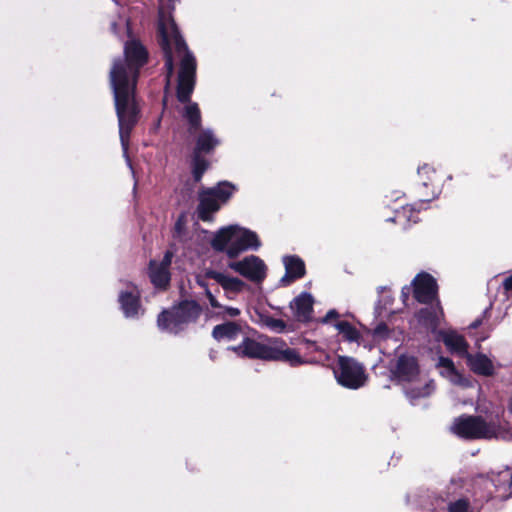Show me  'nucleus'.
Here are the masks:
<instances>
[{
    "label": "nucleus",
    "instance_id": "obj_24",
    "mask_svg": "<svg viewBox=\"0 0 512 512\" xmlns=\"http://www.w3.org/2000/svg\"><path fill=\"white\" fill-rule=\"evenodd\" d=\"M219 144L218 138L210 129L203 130L197 137L194 153H209Z\"/></svg>",
    "mask_w": 512,
    "mask_h": 512
},
{
    "label": "nucleus",
    "instance_id": "obj_42",
    "mask_svg": "<svg viewBox=\"0 0 512 512\" xmlns=\"http://www.w3.org/2000/svg\"><path fill=\"white\" fill-rule=\"evenodd\" d=\"M112 30H113L114 32H116V24H115V23H113V24H112Z\"/></svg>",
    "mask_w": 512,
    "mask_h": 512
},
{
    "label": "nucleus",
    "instance_id": "obj_14",
    "mask_svg": "<svg viewBox=\"0 0 512 512\" xmlns=\"http://www.w3.org/2000/svg\"><path fill=\"white\" fill-rule=\"evenodd\" d=\"M420 371L418 363L413 356L402 355L398 358L393 374L397 380L405 385L409 380L415 377Z\"/></svg>",
    "mask_w": 512,
    "mask_h": 512
},
{
    "label": "nucleus",
    "instance_id": "obj_5",
    "mask_svg": "<svg viewBox=\"0 0 512 512\" xmlns=\"http://www.w3.org/2000/svg\"><path fill=\"white\" fill-rule=\"evenodd\" d=\"M333 373L339 385L352 390L363 387L368 379L364 366L347 356L338 357Z\"/></svg>",
    "mask_w": 512,
    "mask_h": 512
},
{
    "label": "nucleus",
    "instance_id": "obj_22",
    "mask_svg": "<svg viewBox=\"0 0 512 512\" xmlns=\"http://www.w3.org/2000/svg\"><path fill=\"white\" fill-rule=\"evenodd\" d=\"M205 275L207 278L215 280L226 291L239 292L244 286V282L239 278L230 277L214 270L206 271Z\"/></svg>",
    "mask_w": 512,
    "mask_h": 512
},
{
    "label": "nucleus",
    "instance_id": "obj_23",
    "mask_svg": "<svg viewBox=\"0 0 512 512\" xmlns=\"http://www.w3.org/2000/svg\"><path fill=\"white\" fill-rule=\"evenodd\" d=\"M443 318L442 308L437 305L431 308L422 309L419 312V321L422 322L427 328L435 330Z\"/></svg>",
    "mask_w": 512,
    "mask_h": 512
},
{
    "label": "nucleus",
    "instance_id": "obj_37",
    "mask_svg": "<svg viewBox=\"0 0 512 512\" xmlns=\"http://www.w3.org/2000/svg\"><path fill=\"white\" fill-rule=\"evenodd\" d=\"M503 288L506 292H509L512 290V274L504 279Z\"/></svg>",
    "mask_w": 512,
    "mask_h": 512
},
{
    "label": "nucleus",
    "instance_id": "obj_36",
    "mask_svg": "<svg viewBox=\"0 0 512 512\" xmlns=\"http://www.w3.org/2000/svg\"><path fill=\"white\" fill-rule=\"evenodd\" d=\"M206 295H207L208 301L212 307H214V308L220 307V304L216 300L215 296L209 290L206 291Z\"/></svg>",
    "mask_w": 512,
    "mask_h": 512
},
{
    "label": "nucleus",
    "instance_id": "obj_16",
    "mask_svg": "<svg viewBox=\"0 0 512 512\" xmlns=\"http://www.w3.org/2000/svg\"><path fill=\"white\" fill-rule=\"evenodd\" d=\"M439 373L442 377L446 378L453 385L468 387L470 381L464 378L455 368L452 360L446 357H439L436 363Z\"/></svg>",
    "mask_w": 512,
    "mask_h": 512
},
{
    "label": "nucleus",
    "instance_id": "obj_15",
    "mask_svg": "<svg viewBox=\"0 0 512 512\" xmlns=\"http://www.w3.org/2000/svg\"><path fill=\"white\" fill-rule=\"evenodd\" d=\"M221 204L212 190H203L199 194L198 217L203 221L212 220V214L219 210Z\"/></svg>",
    "mask_w": 512,
    "mask_h": 512
},
{
    "label": "nucleus",
    "instance_id": "obj_17",
    "mask_svg": "<svg viewBox=\"0 0 512 512\" xmlns=\"http://www.w3.org/2000/svg\"><path fill=\"white\" fill-rule=\"evenodd\" d=\"M465 358L467 365L474 373L482 376H492L495 373V366L492 360L485 354L477 353L473 355L468 353Z\"/></svg>",
    "mask_w": 512,
    "mask_h": 512
},
{
    "label": "nucleus",
    "instance_id": "obj_28",
    "mask_svg": "<svg viewBox=\"0 0 512 512\" xmlns=\"http://www.w3.org/2000/svg\"><path fill=\"white\" fill-rule=\"evenodd\" d=\"M260 323L262 326L276 333L284 332L287 327V324L283 320L274 318L270 315H260Z\"/></svg>",
    "mask_w": 512,
    "mask_h": 512
},
{
    "label": "nucleus",
    "instance_id": "obj_30",
    "mask_svg": "<svg viewBox=\"0 0 512 512\" xmlns=\"http://www.w3.org/2000/svg\"><path fill=\"white\" fill-rule=\"evenodd\" d=\"M391 221L402 223L403 221H413L414 223L418 221L417 217L414 215V209L412 206H404L401 210H397L395 217L391 218Z\"/></svg>",
    "mask_w": 512,
    "mask_h": 512
},
{
    "label": "nucleus",
    "instance_id": "obj_41",
    "mask_svg": "<svg viewBox=\"0 0 512 512\" xmlns=\"http://www.w3.org/2000/svg\"><path fill=\"white\" fill-rule=\"evenodd\" d=\"M480 325V321L476 320L471 324L472 328H477Z\"/></svg>",
    "mask_w": 512,
    "mask_h": 512
},
{
    "label": "nucleus",
    "instance_id": "obj_12",
    "mask_svg": "<svg viewBox=\"0 0 512 512\" xmlns=\"http://www.w3.org/2000/svg\"><path fill=\"white\" fill-rule=\"evenodd\" d=\"M272 348L273 342L270 344H262L255 340L246 338L239 346L232 347L231 349L239 356L270 360Z\"/></svg>",
    "mask_w": 512,
    "mask_h": 512
},
{
    "label": "nucleus",
    "instance_id": "obj_20",
    "mask_svg": "<svg viewBox=\"0 0 512 512\" xmlns=\"http://www.w3.org/2000/svg\"><path fill=\"white\" fill-rule=\"evenodd\" d=\"M313 298L308 293H302L290 304L294 316L299 321H307L312 313Z\"/></svg>",
    "mask_w": 512,
    "mask_h": 512
},
{
    "label": "nucleus",
    "instance_id": "obj_26",
    "mask_svg": "<svg viewBox=\"0 0 512 512\" xmlns=\"http://www.w3.org/2000/svg\"><path fill=\"white\" fill-rule=\"evenodd\" d=\"M335 328L342 335L344 340L349 342H358L360 339V332L349 322L339 321L335 324Z\"/></svg>",
    "mask_w": 512,
    "mask_h": 512
},
{
    "label": "nucleus",
    "instance_id": "obj_21",
    "mask_svg": "<svg viewBox=\"0 0 512 512\" xmlns=\"http://www.w3.org/2000/svg\"><path fill=\"white\" fill-rule=\"evenodd\" d=\"M440 336L446 347L451 352H455L466 357L468 354V344L463 336L452 330L442 331L440 332Z\"/></svg>",
    "mask_w": 512,
    "mask_h": 512
},
{
    "label": "nucleus",
    "instance_id": "obj_11",
    "mask_svg": "<svg viewBox=\"0 0 512 512\" xmlns=\"http://www.w3.org/2000/svg\"><path fill=\"white\" fill-rule=\"evenodd\" d=\"M173 252L166 251L160 262L151 261L149 267V277L151 282L157 288H165L170 281L169 268L172 263Z\"/></svg>",
    "mask_w": 512,
    "mask_h": 512
},
{
    "label": "nucleus",
    "instance_id": "obj_7",
    "mask_svg": "<svg viewBox=\"0 0 512 512\" xmlns=\"http://www.w3.org/2000/svg\"><path fill=\"white\" fill-rule=\"evenodd\" d=\"M235 225H229L219 229L211 240V246L215 251L225 253L233 259L239 255L236 244Z\"/></svg>",
    "mask_w": 512,
    "mask_h": 512
},
{
    "label": "nucleus",
    "instance_id": "obj_32",
    "mask_svg": "<svg viewBox=\"0 0 512 512\" xmlns=\"http://www.w3.org/2000/svg\"><path fill=\"white\" fill-rule=\"evenodd\" d=\"M448 510L449 512H479V507L471 506L466 499H459L452 502Z\"/></svg>",
    "mask_w": 512,
    "mask_h": 512
},
{
    "label": "nucleus",
    "instance_id": "obj_29",
    "mask_svg": "<svg viewBox=\"0 0 512 512\" xmlns=\"http://www.w3.org/2000/svg\"><path fill=\"white\" fill-rule=\"evenodd\" d=\"M211 190L216 194L220 202L225 203L233 194L235 187L229 182H222Z\"/></svg>",
    "mask_w": 512,
    "mask_h": 512
},
{
    "label": "nucleus",
    "instance_id": "obj_35",
    "mask_svg": "<svg viewBox=\"0 0 512 512\" xmlns=\"http://www.w3.org/2000/svg\"><path fill=\"white\" fill-rule=\"evenodd\" d=\"M185 227V216H180L174 226V236L178 238H182Z\"/></svg>",
    "mask_w": 512,
    "mask_h": 512
},
{
    "label": "nucleus",
    "instance_id": "obj_25",
    "mask_svg": "<svg viewBox=\"0 0 512 512\" xmlns=\"http://www.w3.org/2000/svg\"><path fill=\"white\" fill-rule=\"evenodd\" d=\"M240 333V327L233 323L227 322L221 325H217L213 329V337L217 340H233Z\"/></svg>",
    "mask_w": 512,
    "mask_h": 512
},
{
    "label": "nucleus",
    "instance_id": "obj_10",
    "mask_svg": "<svg viewBox=\"0 0 512 512\" xmlns=\"http://www.w3.org/2000/svg\"><path fill=\"white\" fill-rule=\"evenodd\" d=\"M414 297L421 303H429L437 296V284L435 279L427 274H418L413 281Z\"/></svg>",
    "mask_w": 512,
    "mask_h": 512
},
{
    "label": "nucleus",
    "instance_id": "obj_1",
    "mask_svg": "<svg viewBox=\"0 0 512 512\" xmlns=\"http://www.w3.org/2000/svg\"><path fill=\"white\" fill-rule=\"evenodd\" d=\"M123 59L113 61L109 73L110 86L119 125L121 145L126 156L130 133L138 121L139 107L135 90L139 69L146 63L148 53L136 39L125 43Z\"/></svg>",
    "mask_w": 512,
    "mask_h": 512
},
{
    "label": "nucleus",
    "instance_id": "obj_31",
    "mask_svg": "<svg viewBox=\"0 0 512 512\" xmlns=\"http://www.w3.org/2000/svg\"><path fill=\"white\" fill-rule=\"evenodd\" d=\"M208 162L200 156L199 153H194L193 157V176L195 181H200L203 173L208 168Z\"/></svg>",
    "mask_w": 512,
    "mask_h": 512
},
{
    "label": "nucleus",
    "instance_id": "obj_27",
    "mask_svg": "<svg viewBox=\"0 0 512 512\" xmlns=\"http://www.w3.org/2000/svg\"><path fill=\"white\" fill-rule=\"evenodd\" d=\"M378 292L380 294V299L375 306V315L377 318H382L385 311L388 310V306L392 304L393 299L390 292L385 287H379Z\"/></svg>",
    "mask_w": 512,
    "mask_h": 512
},
{
    "label": "nucleus",
    "instance_id": "obj_9",
    "mask_svg": "<svg viewBox=\"0 0 512 512\" xmlns=\"http://www.w3.org/2000/svg\"><path fill=\"white\" fill-rule=\"evenodd\" d=\"M121 310L127 318H137L143 314L140 304V291L133 284H127L119 293Z\"/></svg>",
    "mask_w": 512,
    "mask_h": 512
},
{
    "label": "nucleus",
    "instance_id": "obj_4",
    "mask_svg": "<svg viewBox=\"0 0 512 512\" xmlns=\"http://www.w3.org/2000/svg\"><path fill=\"white\" fill-rule=\"evenodd\" d=\"M200 314L199 306L193 301H184L171 311H163L158 317L160 330L176 334L195 321Z\"/></svg>",
    "mask_w": 512,
    "mask_h": 512
},
{
    "label": "nucleus",
    "instance_id": "obj_3",
    "mask_svg": "<svg viewBox=\"0 0 512 512\" xmlns=\"http://www.w3.org/2000/svg\"><path fill=\"white\" fill-rule=\"evenodd\" d=\"M453 433L465 439L511 440L512 430L497 417L460 416L451 426Z\"/></svg>",
    "mask_w": 512,
    "mask_h": 512
},
{
    "label": "nucleus",
    "instance_id": "obj_8",
    "mask_svg": "<svg viewBox=\"0 0 512 512\" xmlns=\"http://www.w3.org/2000/svg\"><path fill=\"white\" fill-rule=\"evenodd\" d=\"M403 390L405 395L414 401L430 396L435 391V382L427 374L419 372L403 385Z\"/></svg>",
    "mask_w": 512,
    "mask_h": 512
},
{
    "label": "nucleus",
    "instance_id": "obj_39",
    "mask_svg": "<svg viewBox=\"0 0 512 512\" xmlns=\"http://www.w3.org/2000/svg\"><path fill=\"white\" fill-rule=\"evenodd\" d=\"M225 312H226V314H228L231 317H236L240 314L239 309L234 308V307H226Z\"/></svg>",
    "mask_w": 512,
    "mask_h": 512
},
{
    "label": "nucleus",
    "instance_id": "obj_19",
    "mask_svg": "<svg viewBox=\"0 0 512 512\" xmlns=\"http://www.w3.org/2000/svg\"><path fill=\"white\" fill-rule=\"evenodd\" d=\"M236 244L239 254L246 250H257L261 242L257 234L249 229L235 225Z\"/></svg>",
    "mask_w": 512,
    "mask_h": 512
},
{
    "label": "nucleus",
    "instance_id": "obj_13",
    "mask_svg": "<svg viewBox=\"0 0 512 512\" xmlns=\"http://www.w3.org/2000/svg\"><path fill=\"white\" fill-rule=\"evenodd\" d=\"M273 361H282L292 367L300 366L303 364L311 363L301 357L297 350L287 347L283 341H273V348L271 359Z\"/></svg>",
    "mask_w": 512,
    "mask_h": 512
},
{
    "label": "nucleus",
    "instance_id": "obj_18",
    "mask_svg": "<svg viewBox=\"0 0 512 512\" xmlns=\"http://www.w3.org/2000/svg\"><path fill=\"white\" fill-rule=\"evenodd\" d=\"M286 273L281 278L280 282L286 286L295 279L301 278L305 273L304 262L295 256H286L283 258Z\"/></svg>",
    "mask_w": 512,
    "mask_h": 512
},
{
    "label": "nucleus",
    "instance_id": "obj_2",
    "mask_svg": "<svg viewBox=\"0 0 512 512\" xmlns=\"http://www.w3.org/2000/svg\"><path fill=\"white\" fill-rule=\"evenodd\" d=\"M159 33L161 46L165 54V67L167 70V86L170 84L174 72V59L180 60L178 74L177 98L187 103L183 110V117L188 121L189 132L193 133L201 125V114L196 103L189 102L195 86L196 60L188 50L185 42L179 35L177 27L169 12L159 11Z\"/></svg>",
    "mask_w": 512,
    "mask_h": 512
},
{
    "label": "nucleus",
    "instance_id": "obj_6",
    "mask_svg": "<svg viewBox=\"0 0 512 512\" xmlns=\"http://www.w3.org/2000/svg\"><path fill=\"white\" fill-rule=\"evenodd\" d=\"M228 267L249 281L255 283L262 282L267 273L266 264L262 259L255 255L246 256L242 260L231 261L228 263Z\"/></svg>",
    "mask_w": 512,
    "mask_h": 512
},
{
    "label": "nucleus",
    "instance_id": "obj_38",
    "mask_svg": "<svg viewBox=\"0 0 512 512\" xmlns=\"http://www.w3.org/2000/svg\"><path fill=\"white\" fill-rule=\"evenodd\" d=\"M338 317V313L336 310H330L327 312L326 316L323 318L322 322L327 323L330 319H334Z\"/></svg>",
    "mask_w": 512,
    "mask_h": 512
},
{
    "label": "nucleus",
    "instance_id": "obj_40",
    "mask_svg": "<svg viewBox=\"0 0 512 512\" xmlns=\"http://www.w3.org/2000/svg\"><path fill=\"white\" fill-rule=\"evenodd\" d=\"M409 293H410V288L409 287H404L402 289V297H403V301L404 302H406V300L408 299Z\"/></svg>",
    "mask_w": 512,
    "mask_h": 512
},
{
    "label": "nucleus",
    "instance_id": "obj_34",
    "mask_svg": "<svg viewBox=\"0 0 512 512\" xmlns=\"http://www.w3.org/2000/svg\"><path fill=\"white\" fill-rule=\"evenodd\" d=\"M418 174L424 179L423 185L427 186L428 182H433L435 171L431 166L425 164L418 169Z\"/></svg>",
    "mask_w": 512,
    "mask_h": 512
},
{
    "label": "nucleus",
    "instance_id": "obj_33",
    "mask_svg": "<svg viewBox=\"0 0 512 512\" xmlns=\"http://www.w3.org/2000/svg\"><path fill=\"white\" fill-rule=\"evenodd\" d=\"M392 333L393 332L388 329L386 324L379 323L373 330V338L376 342L380 343L386 339H389Z\"/></svg>",
    "mask_w": 512,
    "mask_h": 512
}]
</instances>
